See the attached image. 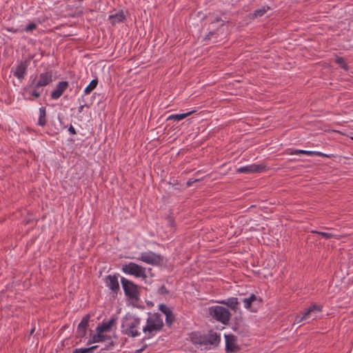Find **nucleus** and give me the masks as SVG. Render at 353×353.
Here are the masks:
<instances>
[{
  "label": "nucleus",
  "mask_w": 353,
  "mask_h": 353,
  "mask_svg": "<svg viewBox=\"0 0 353 353\" xmlns=\"http://www.w3.org/2000/svg\"><path fill=\"white\" fill-rule=\"evenodd\" d=\"M195 111L193 110V111H190L187 113L171 114L168 117L167 120L180 121V120H182V119L186 118L187 117L192 114Z\"/></svg>",
  "instance_id": "obj_22"
},
{
  "label": "nucleus",
  "mask_w": 353,
  "mask_h": 353,
  "mask_svg": "<svg viewBox=\"0 0 353 353\" xmlns=\"http://www.w3.org/2000/svg\"><path fill=\"white\" fill-rule=\"evenodd\" d=\"M46 109L45 107H41L39 108V117L38 120V125L40 126H44L46 125Z\"/></svg>",
  "instance_id": "obj_21"
},
{
  "label": "nucleus",
  "mask_w": 353,
  "mask_h": 353,
  "mask_svg": "<svg viewBox=\"0 0 353 353\" xmlns=\"http://www.w3.org/2000/svg\"><path fill=\"white\" fill-rule=\"evenodd\" d=\"M102 333L103 332H97V334L93 336V341L94 343L102 342L105 340L106 336Z\"/></svg>",
  "instance_id": "obj_28"
},
{
  "label": "nucleus",
  "mask_w": 353,
  "mask_h": 353,
  "mask_svg": "<svg viewBox=\"0 0 353 353\" xmlns=\"http://www.w3.org/2000/svg\"><path fill=\"white\" fill-rule=\"evenodd\" d=\"M40 88H35L34 86H30V83L25 88V90L28 92L30 97L28 98L29 100H33L37 99L41 96Z\"/></svg>",
  "instance_id": "obj_18"
},
{
  "label": "nucleus",
  "mask_w": 353,
  "mask_h": 353,
  "mask_svg": "<svg viewBox=\"0 0 353 353\" xmlns=\"http://www.w3.org/2000/svg\"><path fill=\"white\" fill-rule=\"evenodd\" d=\"M288 154H305V150H292Z\"/></svg>",
  "instance_id": "obj_34"
},
{
  "label": "nucleus",
  "mask_w": 353,
  "mask_h": 353,
  "mask_svg": "<svg viewBox=\"0 0 353 353\" xmlns=\"http://www.w3.org/2000/svg\"><path fill=\"white\" fill-rule=\"evenodd\" d=\"M194 343L199 345H211L214 347H217L220 343L221 337L216 332L210 330L208 334L200 335L192 338Z\"/></svg>",
  "instance_id": "obj_5"
},
{
  "label": "nucleus",
  "mask_w": 353,
  "mask_h": 353,
  "mask_svg": "<svg viewBox=\"0 0 353 353\" xmlns=\"http://www.w3.org/2000/svg\"><path fill=\"white\" fill-rule=\"evenodd\" d=\"M322 306L312 304L303 313L298 314L295 317V322L297 323L305 321L314 320L317 317L316 314L321 312Z\"/></svg>",
  "instance_id": "obj_6"
},
{
  "label": "nucleus",
  "mask_w": 353,
  "mask_h": 353,
  "mask_svg": "<svg viewBox=\"0 0 353 353\" xmlns=\"http://www.w3.org/2000/svg\"><path fill=\"white\" fill-rule=\"evenodd\" d=\"M335 62H336V63L339 65L345 70H348V66H347V63H345V60H344V59L343 57H336V59H335Z\"/></svg>",
  "instance_id": "obj_26"
},
{
  "label": "nucleus",
  "mask_w": 353,
  "mask_h": 353,
  "mask_svg": "<svg viewBox=\"0 0 353 353\" xmlns=\"http://www.w3.org/2000/svg\"><path fill=\"white\" fill-rule=\"evenodd\" d=\"M91 350L89 347L76 348L73 350L72 353H89Z\"/></svg>",
  "instance_id": "obj_30"
},
{
  "label": "nucleus",
  "mask_w": 353,
  "mask_h": 353,
  "mask_svg": "<svg viewBox=\"0 0 353 353\" xmlns=\"http://www.w3.org/2000/svg\"><path fill=\"white\" fill-rule=\"evenodd\" d=\"M225 352L234 353L240 350V347L236 343V337L233 334L225 335Z\"/></svg>",
  "instance_id": "obj_11"
},
{
  "label": "nucleus",
  "mask_w": 353,
  "mask_h": 353,
  "mask_svg": "<svg viewBox=\"0 0 353 353\" xmlns=\"http://www.w3.org/2000/svg\"><path fill=\"white\" fill-rule=\"evenodd\" d=\"M98 85V79H94L91 81L89 85L85 88L84 93L85 94H89L91 92H92Z\"/></svg>",
  "instance_id": "obj_25"
},
{
  "label": "nucleus",
  "mask_w": 353,
  "mask_h": 353,
  "mask_svg": "<svg viewBox=\"0 0 353 353\" xmlns=\"http://www.w3.org/2000/svg\"><path fill=\"white\" fill-rule=\"evenodd\" d=\"M326 230H332V228H325Z\"/></svg>",
  "instance_id": "obj_45"
},
{
  "label": "nucleus",
  "mask_w": 353,
  "mask_h": 353,
  "mask_svg": "<svg viewBox=\"0 0 353 353\" xmlns=\"http://www.w3.org/2000/svg\"><path fill=\"white\" fill-rule=\"evenodd\" d=\"M270 10V7L268 6H263L260 9L256 10L252 14V18H256L263 16L268 10Z\"/></svg>",
  "instance_id": "obj_24"
},
{
  "label": "nucleus",
  "mask_w": 353,
  "mask_h": 353,
  "mask_svg": "<svg viewBox=\"0 0 353 353\" xmlns=\"http://www.w3.org/2000/svg\"><path fill=\"white\" fill-rule=\"evenodd\" d=\"M68 131L70 132V133L71 134H73V135L77 134V132L72 125H70L69 126Z\"/></svg>",
  "instance_id": "obj_38"
},
{
  "label": "nucleus",
  "mask_w": 353,
  "mask_h": 353,
  "mask_svg": "<svg viewBox=\"0 0 353 353\" xmlns=\"http://www.w3.org/2000/svg\"><path fill=\"white\" fill-rule=\"evenodd\" d=\"M215 32L214 31H210L209 33L205 36V40H210L211 37L215 34Z\"/></svg>",
  "instance_id": "obj_36"
},
{
  "label": "nucleus",
  "mask_w": 353,
  "mask_h": 353,
  "mask_svg": "<svg viewBox=\"0 0 353 353\" xmlns=\"http://www.w3.org/2000/svg\"><path fill=\"white\" fill-rule=\"evenodd\" d=\"M216 303L226 305L234 312L239 310V302L236 297H230L226 299L217 301Z\"/></svg>",
  "instance_id": "obj_15"
},
{
  "label": "nucleus",
  "mask_w": 353,
  "mask_h": 353,
  "mask_svg": "<svg viewBox=\"0 0 353 353\" xmlns=\"http://www.w3.org/2000/svg\"><path fill=\"white\" fill-rule=\"evenodd\" d=\"M158 293L161 295H165L169 294V291L167 290L165 286L164 285H162L159 289H158Z\"/></svg>",
  "instance_id": "obj_33"
},
{
  "label": "nucleus",
  "mask_w": 353,
  "mask_h": 353,
  "mask_svg": "<svg viewBox=\"0 0 353 353\" xmlns=\"http://www.w3.org/2000/svg\"><path fill=\"white\" fill-rule=\"evenodd\" d=\"M36 28H37V24L34 23H30L24 29H23V31L32 32V30H35Z\"/></svg>",
  "instance_id": "obj_32"
},
{
  "label": "nucleus",
  "mask_w": 353,
  "mask_h": 353,
  "mask_svg": "<svg viewBox=\"0 0 353 353\" xmlns=\"http://www.w3.org/2000/svg\"><path fill=\"white\" fill-rule=\"evenodd\" d=\"M265 170V166L263 164H252L243 166L236 170L239 173H259Z\"/></svg>",
  "instance_id": "obj_12"
},
{
  "label": "nucleus",
  "mask_w": 353,
  "mask_h": 353,
  "mask_svg": "<svg viewBox=\"0 0 353 353\" xmlns=\"http://www.w3.org/2000/svg\"><path fill=\"white\" fill-rule=\"evenodd\" d=\"M147 347H148V345L144 344L141 348L135 351V353H142L147 348Z\"/></svg>",
  "instance_id": "obj_39"
},
{
  "label": "nucleus",
  "mask_w": 353,
  "mask_h": 353,
  "mask_svg": "<svg viewBox=\"0 0 353 353\" xmlns=\"http://www.w3.org/2000/svg\"><path fill=\"white\" fill-rule=\"evenodd\" d=\"M168 222L171 226L174 225V221L171 217H168Z\"/></svg>",
  "instance_id": "obj_42"
},
{
  "label": "nucleus",
  "mask_w": 353,
  "mask_h": 353,
  "mask_svg": "<svg viewBox=\"0 0 353 353\" xmlns=\"http://www.w3.org/2000/svg\"><path fill=\"white\" fill-rule=\"evenodd\" d=\"M34 222L36 223L37 220H34V219H26L24 220L25 225H28V224L32 223Z\"/></svg>",
  "instance_id": "obj_37"
},
{
  "label": "nucleus",
  "mask_w": 353,
  "mask_h": 353,
  "mask_svg": "<svg viewBox=\"0 0 353 353\" xmlns=\"http://www.w3.org/2000/svg\"><path fill=\"white\" fill-rule=\"evenodd\" d=\"M119 274L108 275L105 278V283L108 288L111 290L113 296L117 295L120 290L119 283L118 281Z\"/></svg>",
  "instance_id": "obj_10"
},
{
  "label": "nucleus",
  "mask_w": 353,
  "mask_h": 353,
  "mask_svg": "<svg viewBox=\"0 0 353 353\" xmlns=\"http://www.w3.org/2000/svg\"><path fill=\"white\" fill-rule=\"evenodd\" d=\"M222 21L220 17H216L214 21H212V23H215V22H219Z\"/></svg>",
  "instance_id": "obj_43"
},
{
  "label": "nucleus",
  "mask_w": 353,
  "mask_h": 353,
  "mask_svg": "<svg viewBox=\"0 0 353 353\" xmlns=\"http://www.w3.org/2000/svg\"><path fill=\"white\" fill-rule=\"evenodd\" d=\"M139 259L150 265H159L163 261V257L152 252H145L141 253Z\"/></svg>",
  "instance_id": "obj_9"
},
{
  "label": "nucleus",
  "mask_w": 353,
  "mask_h": 353,
  "mask_svg": "<svg viewBox=\"0 0 353 353\" xmlns=\"http://www.w3.org/2000/svg\"><path fill=\"white\" fill-rule=\"evenodd\" d=\"M121 283L125 295L130 300L138 301L140 296L139 287L124 277L121 279Z\"/></svg>",
  "instance_id": "obj_4"
},
{
  "label": "nucleus",
  "mask_w": 353,
  "mask_h": 353,
  "mask_svg": "<svg viewBox=\"0 0 353 353\" xmlns=\"http://www.w3.org/2000/svg\"><path fill=\"white\" fill-rule=\"evenodd\" d=\"M256 301H259V303L262 302V299L261 298H258L255 294H252L249 297L244 298L242 299V302L244 303V307L246 309L250 310V311H253L252 310V305Z\"/></svg>",
  "instance_id": "obj_17"
},
{
  "label": "nucleus",
  "mask_w": 353,
  "mask_h": 353,
  "mask_svg": "<svg viewBox=\"0 0 353 353\" xmlns=\"http://www.w3.org/2000/svg\"><path fill=\"white\" fill-rule=\"evenodd\" d=\"M209 314L213 319L221 322L223 325L228 324L232 316L228 309L219 305L210 307Z\"/></svg>",
  "instance_id": "obj_3"
},
{
  "label": "nucleus",
  "mask_w": 353,
  "mask_h": 353,
  "mask_svg": "<svg viewBox=\"0 0 353 353\" xmlns=\"http://www.w3.org/2000/svg\"><path fill=\"white\" fill-rule=\"evenodd\" d=\"M125 19V16L123 11H120L115 14H112L109 17V20L113 26L118 23L122 22Z\"/></svg>",
  "instance_id": "obj_20"
},
{
  "label": "nucleus",
  "mask_w": 353,
  "mask_h": 353,
  "mask_svg": "<svg viewBox=\"0 0 353 353\" xmlns=\"http://www.w3.org/2000/svg\"><path fill=\"white\" fill-rule=\"evenodd\" d=\"M85 106L88 107V108L89 107L87 104L80 105L79 107L78 112L79 113H81L83 111V108L85 107Z\"/></svg>",
  "instance_id": "obj_41"
},
{
  "label": "nucleus",
  "mask_w": 353,
  "mask_h": 353,
  "mask_svg": "<svg viewBox=\"0 0 353 353\" xmlns=\"http://www.w3.org/2000/svg\"><path fill=\"white\" fill-rule=\"evenodd\" d=\"M6 30L8 32H13V33H17V32L23 31V30L15 29L13 27H8V28H6Z\"/></svg>",
  "instance_id": "obj_35"
},
{
  "label": "nucleus",
  "mask_w": 353,
  "mask_h": 353,
  "mask_svg": "<svg viewBox=\"0 0 353 353\" xmlns=\"http://www.w3.org/2000/svg\"><path fill=\"white\" fill-rule=\"evenodd\" d=\"M174 321L175 316L172 312L168 313V314H167V315L165 316V323L168 327H170Z\"/></svg>",
  "instance_id": "obj_27"
},
{
  "label": "nucleus",
  "mask_w": 353,
  "mask_h": 353,
  "mask_svg": "<svg viewBox=\"0 0 353 353\" xmlns=\"http://www.w3.org/2000/svg\"><path fill=\"white\" fill-rule=\"evenodd\" d=\"M198 181H199V179H194V180H193L192 179H189V180L188 181V182H187V186L190 187V186H191V185H192L194 182Z\"/></svg>",
  "instance_id": "obj_40"
},
{
  "label": "nucleus",
  "mask_w": 353,
  "mask_h": 353,
  "mask_svg": "<svg viewBox=\"0 0 353 353\" xmlns=\"http://www.w3.org/2000/svg\"><path fill=\"white\" fill-rule=\"evenodd\" d=\"M163 321L160 314L154 313L150 315L147 319L145 326L143 327V332L148 334V336H145L141 342H144L146 339L154 336L157 332L163 329Z\"/></svg>",
  "instance_id": "obj_1"
},
{
  "label": "nucleus",
  "mask_w": 353,
  "mask_h": 353,
  "mask_svg": "<svg viewBox=\"0 0 353 353\" xmlns=\"http://www.w3.org/2000/svg\"><path fill=\"white\" fill-rule=\"evenodd\" d=\"M311 232L312 233L318 234L321 235L323 238H324L325 239H332V238H334L336 239H340L341 237V236L339 235V234H333V233H329V232H319V231H316V230H312Z\"/></svg>",
  "instance_id": "obj_23"
},
{
  "label": "nucleus",
  "mask_w": 353,
  "mask_h": 353,
  "mask_svg": "<svg viewBox=\"0 0 353 353\" xmlns=\"http://www.w3.org/2000/svg\"><path fill=\"white\" fill-rule=\"evenodd\" d=\"M52 81V71H47L37 75L31 81L30 86H34L35 88H40L49 85Z\"/></svg>",
  "instance_id": "obj_8"
},
{
  "label": "nucleus",
  "mask_w": 353,
  "mask_h": 353,
  "mask_svg": "<svg viewBox=\"0 0 353 353\" xmlns=\"http://www.w3.org/2000/svg\"><path fill=\"white\" fill-rule=\"evenodd\" d=\"M116 323V319L112 318L110 321L107 322H103L101 325H99L97 327V331L99 332H104L109 331L112 326Z\"/></svg>",
  "instance_id": "obj_19"
},
{
  "label": "nucleus",
  "mask_w": 353,
  "mask_h": 353,
  "mask_svg": "<svg viewBox=\"0 0 353 353\" xmlns=\"http://www.w3.org/2000/svg\"><path fill=\"white\" fill-rule=\"evenodd\" d=\"M305 154L310 156H319V157H327V155L320 152H313V151H307L305 150Z\"/></svg>",
  "instance_id": "obj_31"
},
{
  "label": "nucleus",
  "mask_w": 353,
  "mask_h": 353,
  "mask_svg": "<svg viewBox=\"0 0 353 353\" xmlns=\"http://www.w3.org/2000/svg\"><path fill=\"white\" fill-rule=\"evenodd\" d=\"M141 323L139 317L126 315L123 320L121 328L124 334L131 337H136L140 334L137 327Z\"/></svg>",
  "instance_id": "obj_2"
},
{
  "label": "nucleus",
  "mask_w": 353,
  "mask_h": 353,
  "mask_svg": "<svg viewBox=\"0 0 353 353\" xmlns=\"http://www.w3.org/2000/svg\"><path fill=\"white\" fill-rule=\"evenodd\" d=\"M28 65V61H21L16 67L14 71V76L17 77L19 79H23L25 77L27 72V68Z\"/></svg>",
  "instance_id": "obj_16"
},
{
  "label": "nucleus",
  "mask_w": 353,
  "mask_h": 353,
  "mask_svg": "<svg viewBox=\"0 0 353 353\" xmlns=\"http://www.w3.org/2000/svg\"><path fill=\"white\" fill-rule=\"evenodd\" d=\"M159 310L163 312L165 316L167 314L172 312V311L165 304H160L159 307Z\"/></svg>",
  "instance_id": "obj_29"
},
{
  "label": "nucleus",
  "mask_w": 353,
  "mask_h": 353,
  "mask_svg": "<svg viewBox=\"0 0 353 353\" xmlns=\"http://www.w3.org/2000/svg\"><path fill=\"white\" fill-rule=\"evenodd\" d=\"M69 83L68 81H63L58 83L57 85V87L54 91L51 93V98L52 99H59L63 93L65 92V90L68 88Z\"/></svg>",
  "instance_id": "obj_14"
},
{
  "label": "nucleus",
  "mask_w": 353,
  "mask_h": 353,
  "mask_svg": "<svg viewBox=\"0 0 353 353\" xmlns=\"http://www.w3.org/2000/svg\"><path fill=\"white\" fill-rule=\"evenodd\" d=\"M90 315L86 314L84 316L78 325L77 330V336L78 338H83L86 334V330L88 327V323L90 321Z\"/></svg>",
  "instance_id": "obj_13"
},
{
  "label": "nucleus",
  "mask_w": 353,
  "mask_h": 353,
  "mask_svg": "<svg viewBox=\"0 0 353 353\" xmlns=\"http://www.w3.org/2000/svg\"><path fill=\"white\" fill-rule=\"evenodd\" d=\"M352 139H353V138H352Z\"/></svg>",
  "instance_id": "obj_46"
},
{
  "label": "nucleus",
  "mask_w": 353,
  "mask_h": 353,
  "mask_svg": "<svg viewBox=\"0 0 353 353\" xmlns=\"http://www.w3.org/2000/svg\"><path fill=\"white\" fill-rule=\"evenodd\" d=\"M122 271L128 274L133 275L135 277L145 279L147 277L145 268L134 262H130L122 266Z\"/></svg>",
  "instance_id": "obj_7"
},
{
  "label": "nucleus",
  "mask_w": 353,
  "mask_h": 353,
  "mask_svg": "<svg viewBox=\"0 0 353 353\" xmlns=\"http://www.w3.org/2000/svg\"><path fill=\"white\" fill-rule=\"evenodd\" d=\"M35 331V327H33L30 332V334L32 335Z\"/></svg>",
  "instance_id": "obj_44"
}]
</instances>
